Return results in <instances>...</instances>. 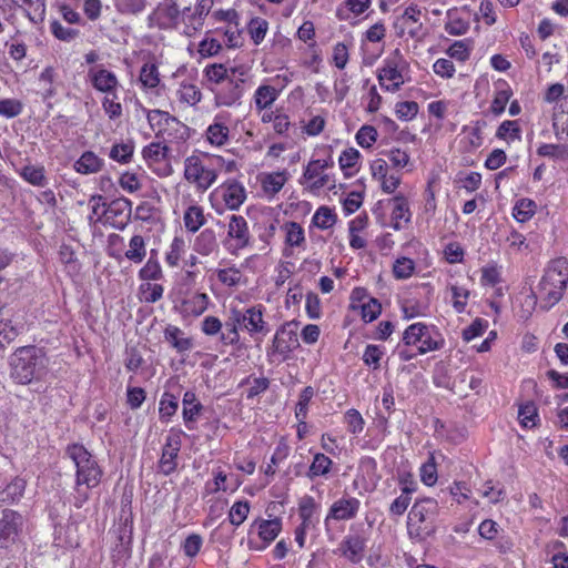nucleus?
<instances>
[{
    "label": "nucleus",
    "instance_id": "17",
    "mask_svg": "<svg viewBox=\"0 0 568 568\" xmlns=\"http://www.w3.org/2000/svg\"><path fill=\"white\" fill-rule=\"evenodd\" d=\"M213 0H199L194 9L187 7L182 10V22L187 30L196 32L203 28L204 20L213 8Z\"/></svg>",
    "mask_w": 568,
    "mask_h": 568
},
{
    "label": "nucleus",
    "instance_id": "23",
    "mask_svg": "<svg viewBox=\"0 0 568 568\" xmlns=\"http://www.w3.org/2000/svg\"><path fill=\"white\" fill-rule=\"evenodd\" d=\"M182 415L183 420L187 429L193 430L195 423L203 410V405L197 399L194 392L187 390L183 395L182 399Z\"/></svg>",
    "mask_w": 568,
    "mask_h": 568
},
{
    "label": "nucleus",
    "instance_id": "34",
    "mask_svg": "<svg viewBox=\"0 0 568 568\" xmlns=\"http://www.w3.org/2000/svg\"><path fill=\"white\" fill-rule=\"evenodd\" d=\"M13 2L23 9L26 17L33 24L43 22L45 17L44 0H13Z\"/></svg>",
    "mask_w": 568,
    "mask_h": 568
},
{
    "label": "nucleus",
    "instance_id": "1",
    "mask_svg": "<svg viewBox=\"0 0 568 568\" xmlns=\"http://www.w3.org/2000/svg\"><path fill=\"white\" fill-rule=\"evenodd\" d=\"M50 359L42 347H18L9 357L10 377L16 384L29 385L43 381L49 373Z\"/></svg>",
    "mask_w": 568,
    "mask_h": 568
},
{
    "label": "nucleus",
    "instance_id": "19",
    "mask_svg": "<svg viewBox=\"0 0 568 568\" xmlns=\"http://www.w3.org/2000/svg\"><path fill=\"white\" fill-rule=\"evenodd\" d=\"M164 341L176 351L178 354L184 356L194 347V341L187 336L180 327L169 324L163 331Z\"/></svg>",
    "mask_w": 568,
    "mask_h": 568
},
{
    "label": "nucleus",
    "instance_id": "39",
    "mask_svg": "<svg viewBox=\"0 0 568 568\" xmlns=\"http://www.w3.org/2000/svg\"><path fill=\"white\" fill-rule=\"evenodd\" d=\"M124 256L135 264L143 262L146 256V244L143 236L136 234L131 237Z\"/></svg>",
    "mask_w": 568,
    "mask_h": 568
},
{
    "label": "nucleus",
    "instance_id": "5",
    "mask_svg": "<svg viewBox=\"0 0 568 568\" xmlns=\"http://www.w3.org/2000/svg\"><path fill=\"white\" fill-rule=\"evenodd\" d=\"M217 170L213 160L207 155H191L184 161V179L196 186L197 190L206 191L216 181Z\"/></svg>",
    "mask_w": 568,
    "mask_h": 568
},
{
    "label": "nucleus",
    "instance_id": "6",
    "mask_svg": "<svg viewBox=\"0 0 568 568\" xmlns=\"http://www.w3.org/2000/svg\"><path fill=\"white\" fill-rule=\"evenodd\" d=\"M247 78L248 69L239 65V71H231V77L223 84L211 88L214 93L215 105L233 106L240 104Z\"/></svg>",
    "mask_w": 568,
    "mask_h": 568
},
{
    "label": "nucleus",
    "instance_id": "27",
    "mask_svg": "<svg viewBox=\"0 0 568 568\" xmlns=\"http://www.w3.org/2000/svg\"><path fill=\"white\" fill-rule=\"evenodd\" d=\"M494 98L490 104V112L498 116L505 112L506 105L513 97V90L505 80H498L494 83Z\"/></svg>",
    "mask_w": 568,
    "mask_h": 568
},
{
    "label": "nucleus",
    "instance_id": "31",
    "mask_svg": "<svg viewBox=\"0 0 568 568\" xmlns=\"http://www.w3.org/2000/svg\"><path fill=\"white\" fill-rule=\"evenodd\" d=\"M317 504L312 496L305 495L298 500V507L296 509L298 518L301 520L300 526L312 528L316 524L315 513Z\"/></svg>",
    "mask_w": 568,
    "mask_h": 568
},
{
    "label": "nucleus",
    "instance_id": "52",
    "mask_svg": "<svg viewBox=\"0 0 568 568\" xmlns=\"http://www.w3.org/2000/svg\"><path fill=\"white\" fill-rule=\"evenodd\" d=\"M518 418L523 427L536 426L539 419L536 405L531 402L521 405L518 410Z\"/></svg>",
    "mask_w": 568,
    "mask_h": 568
},
{
    "label": "nucleus",
    "instance_id": "57",
    "mask_svg": "<svg viewBox=\"0 0 568 568\" xmlns=\"http://www.w3.org/2000/svg\"><path fill=\"white\" fill-rule=\"evenodd\" d=\"M217 280L229 287H234L241 284L243 273L235 266L221 268L217 271Z\"/></svg>",
    "mask_w": 568,
    "mask_h": 568
},
{
    "label": "nucleus",
    "instance_id": "11",
    "mask_svg": "<svg viewBox=\"0 0 568 568\" xmlns=\"http://www.w3.org/2000/svg\"><path fill=\"white\" fill-rule=\"evenodd\" d=\"M422 16V9L417 4L408 6L394 22L396 36L402 38L407 33L413 39L419 38L423 33Z\"/></svg>",
    "mask_w": 568,
    "mask_h": 568
},
{
    "label": "nucleus",
    "instance_id": "55",
    "mask_svg": "<svg viewBox=\"0 0 568 568\" xmlns=\"http://www.w3.org/2000/svg\"><path fill=\"white\" fill-rule=\"evenodd\" d=\"M250 503L247 500L235 501L229 511L230 523L236 527L240 526L247 518Z\"/></svg>",
    "mask_w": 568,
    "mask_h": 568
},
{
    "label": "nucleus",
    "instance_id": "49",
    "mask_svg": "<svg viewBox=\"0 0 568 568\" xmlns=\"http://www.w3.org/2000/svg\"><path fill=\"white\" fill-rule=\"evenodd\" d=\"M140 82L143 88L154 89L160 83V73L154 63H144L140 71Z\"/></svg>",
    "mask_w": 568,
    "mask_h": 568
},
{
    "label": "nucleus",
    "instance_id": "62",
    "mask_svg": "<svg viewBox=\"0 0 568 568\" xmlns=\"http://www.w3.org/2000/svg\"><path fill=\"white\" fill-rule=\"evenodd\" d=\"M179 98L182 102L195 105L201 101L202 93L195 84L182 83L179 90Z\"/></svg>",
    "mask_w": 568,
    "mask_h": 568
},
{
    "label": "nucleus",
    "instance_id": "25",
    "mask_svg": "<svg viewBox=\"0 0 568 568\" xmlns=\"http://www.w3.org/2000/svg\"><path fill=\"white\" fill-rule=\"evenodd\" d=\"M229 114L220 113L214 118L212 124L206 130L207 141L216 146H222L227 143L230 129L226 125Z\"/></svg>",
    "mask_w": 568,
    "mask_h": 568
},
{
    "label": "nucleus",
    "instance_id": "9",
    "mask_svg": "<svg viewBox=\"0 0 568 568\" xmlns=\"http://www.w3.org/2000/svg\"><path fill=\"white\" fill-rule=\"evenodd\" d=\"M23 517L16 510L4 509L0 518V549H11L20 538L23 529Z\"/></svg>",
    "mask_w": 568,
    "mask_h": 568
},
{
    "label": "nucleus",
    "instance_id": "43",
    "mask_svg": "<svg viewBox=\"0 0 568 568\" xmlns=\"http://www.w3.org/2000/svg\"><path fill=\"white\" fill-rule=\"evenodd\" d=\"M359 159L361 153L354 148H348L341 153L338 162L346 176H352L357 171Z\"/></svg>",
    "mask_w": 568,
    "mask_h": 568
},
{
    "label": "nucleus",
    "instance_id": "24",
    "mask_svg": "<svg viewBox=\"0 0 568 568\" xmlns=\"http://www.w3.org/2000/svg\"><path fill=\"white\" fill-rule=\"evenodd\" d=\"M155 138L162 140L165 144L179 143L189 138V128L175 116H172L169 122L166 121L161 133H155Z\"/></svg>",
    "mask_w": 568,
    "mask_h": 568
},
{
    "label": "nucleus",
    "instance_id": "22",
    "mask_svg": "<svg viewBox=\"0 0 568 568\" xmlns=\"http://www.w3.org/2000/svg\"><path fill=\"white\" fill-rule=\"evenodd\" d=\"M366 540L359 535L346 536L339 544L341 554L353 564L359 562L364 557Z\"/></svg>",
    "mask_w": 568,
    "mask_h": 568
},
{
    "label": "nucleus",
    "instance_id": "33",
    "mask_svg": "<svg viewBox=\"0 0 568 568\" xmlns=\"http://www.w3.org/2000/svg\"><path fill=\"white\" fill-rule=\"evenodd\" d=\"M170 148L163 141L151 142L142 149V156L149 166L169 159Z\"/></svg>",
    "mask_w": 568,
    "mask_h": 568
},
{
    "label": "nucleus",
    "instance_id": "41",
    "mask_svg": "<svg viewBox=\"0 0 568 568\" xmlns=\"http://www.w3.org/2000/svg\"><path fill=\"white\" fill-rule=\"evenodd\" d=\"M183 221L185 229L192 233H195L205 223L203 209L199 205L189 206L184 212Z\"/></svg>",
    "mask_w": 568,
    "mask_h": 568
},
{
    "label": "nucleus",
    "instance_id": "48",
    "mask_svg": "<svg viewBox=\"0 0 568 568\" xmlns=\"http://www.w3.org/2000/svg\"><path fill=\"white\" fill-rule=\"evenodd\" d=\"M336 217L337 216L332 209L321 206L314 213L312 223L321 230H327L336 223Z\"/></svg>",
    "mask_w": 568,
    "mask_h": 568
},
{
    "label": "nucleus",
    "instance_id": "38",
    "mask_svg": "<svg viewBox=\"0 0 568 568\" xmlns=\"http://www.w3.org/2000/svg\"><path fill=\"white\" fill-rule=\"evenodd\" d=\"M217 247L215 232L203 230L195 239L194 251L202 255H210Z\"/></svg>",
    "mask_w": 568,
    "mask_h": 568
},
{
    "label": "nucleus",
    "instance_id": "36",
    "mask_svg": "<svg viewBox=\"0 0 568 568\" xmlns=\"http://www.w3.org/2000/svg\"><path fill=\"white\" fill-rule=\"evenodd\" d=\"M164 6L159 4L158 8L149 16V26H153V21L163 16L169 22L182 20V11H180L176 0H168Z\"/></svg>",
    "mask_w": 568,
    "mask_h": 568
},
{
    "label": "nucleus",
    "instance_id": "59",
    "mask_svg": "<svg viewBox=\"0 0 568 568\" xmlns=\"http://www.w3.org/2000/svg\"><path fill=\"white\" fill-rule=\"evenodd\" d=\"M172 116L173 115H171L169 112L158 109L146 111L148 122L152 130L155 131V133H161V131L165 128L166 120L169 122Z\"/></svg>",
    "mask_w": 568,
    "mask_h": 568
},
{
    "label": "nucleus",
    "instance_id": "30",
    "mask_svg": "<svg viewBox=\"0 0 568 568\" xmlns=\"http://www.w3.org/2000/svg\"><path fill=\"white\" fill-rule=\"evenodd\" d=\"M264 196L272 199L277 194L284 186V173L272 172V173H260L257 176Z\"/></svg>",
    "mask_w": 568,
    "mask_h": 568
},
{
    "label": "nucleus",
    "instance_id": "2",
    "mask_svg": "<svg viewBox=\"0 0 568 568\" xmlns=\"http://www.w3.org/2000/svg\"><path fill=\"white\" fill-rule=\"evenodd\" d=\"M568 284V260L557 257L551 260L544 271V275L538 284L541 300L540 307L549 311L558 304L567 288Z\"/></svg>",
    "mask_w": 568,
    "mask_h": 568
},
{
    "label": "nucleus",
    "instance_id": "60",
    "mask_svg": "<svg viewBox=\"0 0 568 568\" xmlns=\"http://www.w3.org/2000/svg\"><path fill=\"white\" fill-rule=\"evenodd\" d=\"M332 459L324 454H316L308 470L310 477L326 475L332 466Z\"/></svg>",
    "mask_w": 568,
    "mask_h": 568
},
{
    "label": "nucleus",
    "instance_id": "40",
    "mask_svg": "<svg viewBox=\"0 0 568 568\" xmlns=\"http://www.w3.org/2000/svg\"><path fill=\"white\" fill-rule=\"evenodd\" d=\"M280 211H281V205H277L276 207H268L264 211L263 214L265 217V221H264L265 231L262 234V239L264 241H268V239L275 234V231L277 229L282 230L284 227V225L281 224Z\"/></svg>",
    "mask_w": 568,
    "mask_h": 568
},
{
    "label": "nucleus",
    "instance_id": "18",
    "mask_svg": "<svg viewBox=\"0 0 568 568\" xmlns=\"http://www.w3.org/2000/svg\"><path fill=\"white\" fill-rule=\"evenodd\" d=\"M225 206L230 210H239L246 200V190L242 183L236 180L225 181L217 190Z\"/></svg>",
    "mask_w": 568,
    "mask_h": 568
},
{
    "label": "nucleus",
    "instance_id": "61",
    "mask_svg": "<svg viewBox=\"0 0 568 568\" xmlns=\"http://www.w3.org/2000/svg\"><path fill=\"white\" fill-rule=\"evenodd\" d=\"M139 277L142 281L160 280L162 277V268L158 260L151 256L144 266L139 271Z\"/></svg>",
    "mask_w": 568,
    "mask_h": 568
},
{
    "label": "nucleus",
    "instance_id": "37",
    "mask_svg": "<svg viewBox=\"0 0 568 568\" xmlns=\"http://www.w3.org/2000/svg\"><path fill=\"white\" fill-rule=\"evenodd\" d=\"M495 136L499 140L511 143L521 140V129L516 120L503 121L496 130Z\"/></svg>",
    "mask_w": 568,
    "mask_h": 568
},
{
    "label": "nucleus",
    "instance_id": "21",
    "mask_svg": "<svg viewBox=\"0 0 568 568\" xmlns=\"http://www.w3.org/2000/svg\"><path fill=\"white\" fill-rule=\"evenodd\" d=\"M282 530V519L274 517L270 519H256L251 525L250 532H256L258 537L267 545L272 542Z\"/></svg>",
    "mask_w": 568,
    "mask_h": 568
},
{
    "label": "nucleus",
    "instance_id": "63",
    "mask_svg": "<svg viewBox=\"0 0 568 568\" xmlns=\"http://www.w3.org/2000/svg\"><path fill=\"white\" fill-rule=\"evenodd\" d=\"M344 420L349 433L357 435L363 432L365 422L357 409L351 408L346 410Z\"/></svg>",
    "mask_w": 568,
    "mask_h": 568
},
{
    "label": "nucleus",
    "instance_id": "20",
    "mask_svg": "<svg viewBox=\"0 0 568 568\" xmlns=\"http://www.w3.org/2000/svg\"><path fill=\"white\" fill-rule=\"evenodd\" d=\"M388 204L392 205V227L396 231L403 230L412 219V212L407 199L403 194H398L389 199Z\"/></svg>",
    "mask_w": 568,
    "mask_h": 568
},
{
    "label": "nucleus",
    "instance_id": "13",
    "mask_svg": "<svg viewBox=\"0 0 568 568\" xmlns=\"http://www.w3.org/2000/svg\"><path fill=\"white\" fill-rule=\"evenodd\" d=\"M103 214L112 227L123 231L131 220L132 202L126 197L114 199L106 205Z\"/></svg>",
    "mask_w": 568,
    "mask_h": 568
},
{
    "label": "nucleus",
    "instance_id": "35",
    "mask_svg": "<svg viewBox=\"0 0 568 568\" xmlns=\"http://www.w3.org/2000/svg\"><path fill=\"white\" fill-rule=\"evenodd\" d=\"M20 176L29 184L38 187L48 185L45 169L42 165H26L20 171Z\"/></svg>",
    "mask_w": 568,
    "mask_h": 568
},
{
    "label": "nucleus",
    "instance_id": "12",
    "mask_svg": "<svg viewBox=\"0 0 568 568\" xmlns=\"http://www.w3.org/2000/svg\"><path fill=\"white\" fill-rule=\"evenodd\" d=\"M230 316L241 331L247 332L251 336L254 334L266 333L262 312L256 307L245 310L232 308L230 311Z\"/></svg>",
    "mask_w": 568,
    "mask_h": 568
},
{
    "label": "nucleus",
    "instance_id": "8",
    "mask_svg": "<svg viewBox=\"0 0 568 568\" xmlns=\"http://www.w3.org/2000/svg\"><path fill=\"white\" fill-rule=\"evenodd\" d=\"M405 61L396 51V55L385 60L384 65L377 70V79L382 89L397 92L405 83L403 70Z\"/></svg>",
    "mask_w": 568,
    "mask_h": 568
},
{
    "label": "nucleus",
    "instance_id": "28",
    "mask_svg": "<svg viewBox=\"0 0 568 568\" xmlns=\"http://www.w3.org/2000/svg\"><path fill=\"white\" fill-rule=\"evenodd\" d=\"M104 166V160L98 156L93 151H84L74 162L75 172L89 175L100 172Z\"/></svg>",
    "mask_w": 568,
    "mask_h": 568
},
{
    "label": "nucleus",
    "instance_id": "53",
    "mask_svg": "<svg viewBox=\"0 0 568 568\" xmlns=\"http://www.w3.org/2000/svg\"><path fill=\"white\" fill-rule=\"evenodd\" d=\"M258 112L261 113V121L263 123H273V129L277 134L284 132V115L281 112V108L274 111L270 108Z\"/></svg>",
    "mask_w": 568,
    "mask_h": 568
},
{
    "label": "nucleus",
    "instance_id": "45",
    "mask_svg": "<svg viewBox=\"0 0 568 568\" xmlns=\"http://www.w3.org/2000/svg\"><path fill=\"white\" fill-rule=\"evenodd\" d=\"M159 416L162 422H169L170 418L175 415L179 408L178 397L173 394L165 392L159 404Z\"/></svg>",
    "mask_w": 568,
    "mask_h": 568
},
{
    "label": "nucleus",
    "instance_id": "51",
    "mask_svg": "<svg viewBox=\"0 0 568 568\" xmlns=\"http://www.w3.org/2000/svg\"><path fill=\"white\" fill-rule=\"evenodd\" d=\"M240 327L235 324L232 317L229 315L227 320L223 324L220 341L223 345H236L240 342Z\"/></svg>",
    "mask_w": 568,
    "mask_h": 568
},
{
    "label": "nucleus",
    "instance_id": "47",
    "mask_svg": "<svg viewBox=\"0 0 568 568\" xmlns=\"http://www.w3.org/2000/svg\"><path fill=\"white\" fill-rule=\"evenodd\" d=\"M146 0H114L115 10L124 16H139L146 8Z\"/></svg>",
    "mask_w": 568,
    "mask_h": 568
},
{
    "label": "nucleus",
    "instance_id": "26",
    "mask_svg": "<svg viewBox=\"0 0 568 568\" xmlns=\"http://www.w3.org/2000/svg\"><path fill=\"white\" fill-rule=\"evenodd\" d=\"M209 301L207 294L195 292L182 300L181 313L184 316L197 317L207 310Z\"/></svg>",
    "mask_w": 568,
    "mask_h": 568
},
{
    "label": "nucleus",
    "instance_id": "29",
    "mask_svg": "<svg viewBox=\"0 0 568 568\" xmlns=\"http://www.w3.org/2000/svg\"><path fill=\"white\" fill-rule=\"evenodd\" d=\"M231 71H239V65L213 63L204 68V75L211 84L219 87L231 77Z\"/></svg>",
    "mask_w": 568,
    "mask_h": 568
},
{
    "label": "nucleus",
    "instance_id": "64",
    "mask_svg": "<svg viewBox=\"0 0 568 568\" xmlns=\"http://www.w3.org/2000/svg\"><path fill=\"white\" fill-rule=\"evenodd\" d=\"M505 241L514 253L529 251V244L527 243L526 237L514 229L509 230Z\"/></svg>",
    "mask_w": 568,
    "mask_h": 568
},
{
    "label": "nucleus",
    "instance_id": "54",
    "mask_svg": "<svg viewBox=\"0 0 568 568\" xmlns=\"http://www.w3.org/2000/svg\"><path fill=\"white\" fill-rule=\"evenodd\" d=\"M449 290L453 297L454 310L459 314L465 312L470 295L469 290L456 284L450 285Z\"/></svg>",
    "mask_w": 568,
    "mask_h": 568
},
{
    "label": "nucleus",
    "instance_id": "15",
    "mask_svg": "<svg viewBox=\"0 0 568 568\" xmlns=\"http://www.w3.org/2000/svg\"><path fill=\"white\" fill-rule=\"evenodd\" d=\"M88 79L95 91L104 94L114 93L120 87L116 74L103 65L90 68Z\"/></svg>",
    "mask_w": 568,
    "mask_h": 568
},
{
    "label": "nucleus",
    "instance_id": "56",
    "mask_svg": "<svg viewBox=\"0 0 568 568\" xmlns=\"http://www.w3.org/2000/svg\"><path fill=\"white\" fill-rule=\"evenodd\" d=\"M537 154L549 159H568V148L562 144L542 143L537 149Z\"/></svg>",
    "mask_w": 568,
    "mask_h": 568
},
{
    "label": "nucleus",
    "instance_id": "16",
    "mask_svg": "<svg viewBox=\"0 0 568 568\" xmlns=\"http://www.w3.org/2000/svg\"><path fill=\"white\" fill-rule=\"evenodd\" d=\"M361 501L352 496H343L335 500L327 513L325 524L328 525L329 520H351L355 518L359 511Z\"/></svg>",
    "mask_w": 568,
    "mask_h": 568
},
{
    "label": "nucleus",
    "instance_id": "46",
    "mask_svg": "<svg viewBox=\"0 0 568 568\" xmlns=\"http://www.w3.org/2000/svg\"><path fill=\"white\" fill-rule=\"evenodd\" d=\"M26 481L21 478H14L7 487L0 491V501L12 504L18 500L24 491Z\"/></svg>",
    "mask_w": 568,
    "mask_h": 568
},
{
    "label": "nucleus",
    "instance_id": "58",
    "mask_svg": "<svg viewBox=\"0 0 568 568\" xmlns=\"http://www.w3.org/2000/svg\"><path fill=\"white\" fill-rule=\"evenodd\" d=\"M50 31L58 40L64 42H71L80 34V31L78 29L64 27L58 20H53L50 23Z\"/></svg>",
    "mask_w": 568,
    "mask_h": 568
},
{
    "label": "nucleus",
    "instance_id": "50",
    "mask_svg": "<svg viewBox=\"0 0 568 568\" xmlns=\"http://www.w3.org/2000/svg\"><path fill=\"white\" fill-rule=\"evenodd\" d=\"M101 104L110 120H116L122 116L123 109L119 102L118 91L111 94H104Z\"/></svg>",
    "mask_w": 568,
    "mask_h": 568
},
{
    "label": "nucleus",
    "instance_id": "3",
    "mask_svg": "<svg viewBox=\"0 0 568 568\" xmlns=\"http://www.w3.org/2000/svg\"><path fill=\"white\" fill-rule=\"evenodd\" d=\"M439 513L436 499H417L407 516V532L410 539L423 541L435 532V520Z\"/></svg>",
    "mask_w": 568,
    "mask_h": 568
},
{
    "label": "nucleus",
    "instance_id": "7",
    "mask_svg": "<svg viewBox=\"0 0 568 568\" xmlns=\"http://www.w3.org/2000/svg\"><path fill=\"white\" fill-rule=\"evenodd\" d=\"M403 342L405 346L418 345L419 355L438 351L445 344L440 334L424 323L409 325L403 333Z\"/></svg>",
    "mask_w": 568,
    "mask_h": 568
},
{
    "label": "nucleus",
    "instance_id": "32",
    "mask_svg": "<svg viewBox=\"0 0 568 568\" xmlns=\"http://www.w3.org/2000/svg\"><path fill=\"white\" fill-rule=\"evenodd\" d=\"M281 94V90L270 84L260 85L254 93L253 100L257 111L270 109L272 104L277 100Z\"/></svg>",
    "mask_w": 568,
    "mask_h": 568
},
{
    "label": "nucleus",
    "instance_id": "44",
    "mask_svg": "<svg viewBox=\"0 0 568 568\" xmlns=\"http://www.w3.org/2000/svg\"><path fill=\"white\" fill-rule=\"evenodd\" d=\"M536 207L537 205L532 200L520 199L513 207V217L519 223H525L534 216Z\"/></svg>",
    "mask_w": 568,
    "mask_h": 568
},
{
    "label": "nucleus",
    "instance_id": "42",
    "mask_svg": "<svg viewBox=\"0 0 568 568\" xmlns=\"http://www.w3.org/2000/svg\"><path fill=\"white\" fill-rule=\"evenodd\" d=\"M134 153V143L132 141L114 143L109 152V158L120 164L131 162Z\"/></svg>",
    "mask_w": 568,
    "mask_h": 568
},
{
    "label": "nucleus",
    "instance_id": "10",
    "mask_svg": "<svg viewBox=\"0 0 568 568\" xmlns=\"http://www.w3.org/2000/svg\"><path fill=\"white\" fill-rule=\"evenodd\" d=\"M251 244L248 223L242 215L232 214L229 219L227 236L224 241L225 247L234 253Z\"/></svg>",
    "mask_w": 568,
    "mask_h": 568
},
{
    "label": "nucleus",
    "instance_id": "4",
    "mask_svg": "<svg viewBox=\"0 0 568 568\" xmlns=\"http://www.w3.org/2000/svg\"><path fill=\"white\" fill-rule=\"evenodd\" d=\"M67 456L75 466V488L85 486L93 489L99 486L103 469L92 454L81 444H70L65 449Z\"/></svg>",
    "mask_w": 568,
    "mask_h": 568
},
{
    "label": "nucleus",
    "instance_id": "14",
    "mask_svg": "<svg viewBox=\"0 0 568 568\" xmlns=\"http://www.w3.org/2000/svg\"><path fill=\"white\" fill-rule=\"evenodd\" d=\"M181 449L180 434H171L166 437L158 463L159 473L169 476L176 470L178 456Z\"/></svg>",
    "mask_w": 568,
    "mask_h": 568
}]
</instances>
